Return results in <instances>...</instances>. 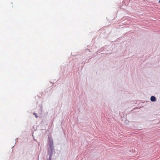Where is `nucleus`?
<instances>
[{
  "label": "nucleus",
  "instance_id": "1",
  "mask_svg": "<svg viewBox=\"0 0 160 160\" xmlns=\"http://www.w3.org/2000/svg\"><path fill=\"white\" fill-rule=\"evenodd\" d=\"M53 141L52 139L49 137L48 139V155L47 160H51L52 155L54 152V147L53 146Z\"/></svg>",
  "mask_w": 160,
  "mask_h": 160
},
{
  "label": "nucleus",
  "instance_id": "2",
  "mask_svg": "<svg viewBox=\"0 0 160 160\" xmlns=\"http://www.w3.org/2000/svg\"><path fill=\"white\" fill-rule=\"evenodd\" d=\"M150 100L152 102H155L156 101V99L155 97L153 96H152L150 98Z\"/></svg>",
  "mask_w": 160,
  "mask_h": 160
},
{
  "label": "nucleus",
  "instance_id": "3",
  "mask_svg": "<svg viewBox=\"0 0 160 160\" xmlns=\"http://www.w3.org/2000/svg\"><path fill=\"white\" fill-rule=\"evenodd\" d=\"M33 114L35 116V117L36 118H38V116H37V114L36 113H33Z\"/></svg>",
  "mask_w": 160,
  "mask_h": 160
},
{
  "label": "nucleus",
  "instance_id": "4",
  "mask_svg": "<svg viewBox=\"0 0 160 160\" xmlns=\"http://www.w3.org/2000/svg\"><path fill=\"white\" fill-rule=\"evenodd\" d=\"M17 139H18V138H16V141L17 142Z\"/></svg>",
  "mask_w": 160,
  "mask_h": 160
},
{
  "label": "nucleus",
  "instance_id": "5",
  "mask_svg": "<svg viewBox=\"0 0 160 160\" xmlns=\"http://www.w3.org/2000/svg\"><path fill=\"white\" fill-rule=\"evenodd\" d=\"M159 2L160 3V0L159 1Z\"/></svg>",
  "mask_w": 160,
  "mask_h": 160
}]
</instances>
